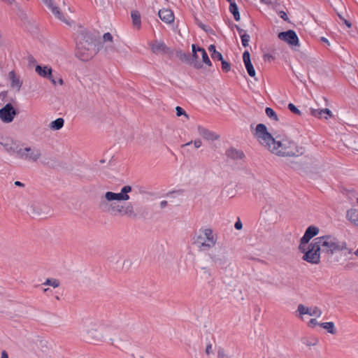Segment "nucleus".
<instances>
[{"label": "nucleus", "instance_id": "35", "mask_svg": "<svg viewBox=\"0 0 358 358\" xmlns=\"http://www.w3.org/2000/svg\"><path fill=\"white\" fill-rule=\"evenodd\" d=\"M265 113L269 118H271L276 122L279 121V118H278L277 114L271 108H269V107L266 108Z\"/></svg>", "mask_w": 358, "mask_h": 358}, {"label": "nucleus", "instance_id": "61", "mask_svg": "<svg viewBox=\"0 0 358 358\" xmlns=\"http://www.w3.org/2000/svg\"><path fill=\"white\" fill-rule=\"evenodd\" d=\"M355 255L358 257V249L355 251Z\"/></svg>", "mask_w": 358, "mask_h": 358}, {"label": "nucleus", "instance_id": "48", "mask_svg": "<svg viewBox=\"0 0 358 358\" xmlns=\"http://www.w3.org/2000/svg\"><path fill=\"white\" fill-rule=\"evenodd\" d=\"M27 59L29 65H34L36 64V60L31 55L28 57Z\"/></svg>", "mask_w": 358, "mask_h": 358}, {"label": "nucleus", "instance_id": "28", "mask_svg": "<svg viewBox=\"0 0 358 358\" xmlns=\"http://www.w3.org/2000/svg\"><path fill=\"white\" fill-rule=\"evenodd\" d=\"M81 37L83 38H86L87 44H83L82 43H80V44L78 45V48L79 49L83 48V49L89 50L90 48L93 45L92 38L90 37V36H89L87 34H86L85 36L83 34H81Z\"/></svg>", "mask_w": 358, "mask_h": 358}, {"label": "nucleus", "instance_id": "9", "mask_svg": "<svg viewBox=\"0 0 358 358\" xmlns=\"http://www.w3.org/2000/svg\"><path fill=\"white\" fill-rule=\"evenodd\" d=\"M322 164L319 161L315 159H312L310 157H305L303 161L299 162L294 163V166L293 168L299 169H305L311 172H320L322 169Z\"/></svg>", "mask_w": 358, "mask_h": 358}, {"label": "nucleus", "instance_id": "30", "mask_svg": "<svg viewBox=\"0 0 358 358\" xmlns=\"http://www.w3.org/2000/svg\"><path fill=\"white\" fill-rule=\"evenodd\" d=\"M322 314V310L317 306H311L308 308L307 315L315 317H321Z\"/></svg>", "mask_w": 358, "mask_h": 358}, {"label": "nucleus", "instance_id": "51", "mask_svg": "<svg viewBox=\"0 0 358 358\" xmlns=\"http://www.w3.org/2000/svg\"><path fill=\"white\" fill-rule=\"evenodd\" d=\"M208 51L212 54V53H214L215 52H217V50H215V46L214 45H210L209 47H208Z\"/></svg>", "mask_w": 358, "mask_h": 358}, {"label": "nucleus", "instance_id": "36", "mask_svg": "<svg viewBox=\"0 0 358 358\" xmlns=\"http://www.w3.org/2000/svg\"><path fill=\"white\" fill-rule=\"evenodd\" d=\"M59 281L57 279L55 278H48L43 285H49L54 288H56L59 286Z\"/></svg>", "mask_w": 358, "mask_h": 358}, {"label": "nucleus", "instance_id": "46", "mask_svg": "<svg viewBox=\"0 0 358 358\" xmlns=\"http://www.w3.org/2000/svg\"><path fill=\"white\" fill-rule=\"evenodd\" d=\"M318 324H320L317 322V321L316 320V319H315V318H312V319H310V321H309V322H308V326L309 327H311V328H313V327H315L316 325H318Z\"/></svg>", "mask_w": 358, "mask_h": 358}, {"label": "nucleus", "instance_id": "7", "mask_svg": "<svg viewBox=\"0 0 358 358\" xmlns=\"http://www.w3.org/2000/svg\"><path fill=\"white\" fill-rule=\"evenodd\" d=\"M17 157L27 162H37L42 157V151L35 146L20 147V150H17Z\"/></svg>", "mask_w": 358, "mask_h": 358}, {"label": "nucleus", "instance_id": "27", "mask_svg": "<svg viewBox=\"0 0 358 358\" xmlns=\"http://www.w3.org/2000/svg\"><path fill=\"white\" fill-rule=\"evenodd\" d=\"M133 25L136 27L138 29L141 27V14L137 10H133L131 13Z\"/></svg>", "mask_w": 358, "mask_h": 358}, {"label": "nucleus", "instance_id": "50", "mask_svg": "<svg viewBox=\"0 0 358 358\" xmlns=\"http://www.w3.org/2000/svg\"><path fill=\"white\" fill-rule=\"evenodd\" d=\"M206 353L207 355H210L211 353H213V349H212V345H208L206 348Z\"/></svg>", "mask_w": 358, "mask_h": 358}, {"label": "nucleus", "instance_id": "4", "mask_svg": "<svg viewBox=\"0 0 358 358\" xmlns=\"http://www.w3.org/2000/svg\"><path fill=\"white\" fill-rule=\"evenodd\" d=\"M208 257L213 265L221 268H226L231 264V257L229 249L224 245L214 247L209 250Z\"/></svg>", "mask_w": 358, "mask_h": 358}, {"label": "nucleus", "instance_id": "52", "mask_svg": "<svg viewBox=\"0 0 358 358\" xmlns=\"http://www.w3.org/2000/svg\"><path fill=\"white\" fill-rule=\"evenodd\" d=\"M167 204H168V203L166 201H162L159 203L160 208L161 209L164 208L165 207H166Z\"/></svg>", "mask_w": 358, "mask_h": 358}, {"label": "nucleus", "instance_id": "14", "mask_svg": "<svg viewBox=\"0 0 358 358\" xmlns=\"http://www.w3.org/2000/svg\"><path fill=\"white\" fill-rule=\"evenodd\" d=\"M41 1L46 6L48 7L49 9L51 10L52 14L55 16V17L58 18L59 20H61L66 24H69L68 20L65 18V17L63 15V14L60 11L59 8L56 6L54 4L53 0H41Z\"/></svg>", "mask_w": 358, "mask_h": 358}, {"label": "nucleus", "instance_id": "34", "mask_svg": "<svg viewBox=\"0 0 358 358\" xmlns=\"http://www.w3.org/2000/svg\"><path fill=\"white\" fill-rule=\"evenodd\" d=\"M308 307L306 306L305 305H303L302 303H300V304L298 305L296 312L299 313L298 317L301 320H303V315H307V313H308Z\"/></svg>", "mask_w": 358, "mask_h": 358}, {"label": "nucleus", "instance_id": "62", "mask_svg": "<svg viewBox=\"0 0 358 358\" xmlns=\"http://www.w3.org/2000/svg\"><path fill=\"white\" fill-rule=\"evenodd\" d=\"M227 1H229L230 3L231 2H234L233 0H227Z\"/></svg>", "mask_w": 358, "mask_h": 358}, {"label": "nucleus", "instance_id": "64", "mask_svg": "<svg viewBox=\"0 0 358 358\" xmlns=\"http://www.w3.org/2000/svg\"><path fill=\"white\" fill-rule=\"evenodd\" d=\"M357 227H358V225H357Z\"/></svg>", "mask_w": 358, "mask_h": 358}, {"label": "nucleus", "instance_id": "10", "mask_svg": "<svg viewBox=\"0 0 358 358\" xmlns=\"http://www.w3.org/2000/svg\"><path fill=\"white\" fill-rule=\"evenodd\" d=\"M27 213L32 217L45 215L48 213V207L41 202H29L26 207Z\"/></svg>", "mask_w": 358, "mask_h": 358}, {"label": "nucleus", "instance_id": "24", "mask_svg": "<svg viewBox=\"0 0 358 358\" xmlns=\"http://www.w3.org/2000/svg\"><path fill=\"white\" fill-rule=\"evenodd\" d=\"M118 41L116 40L113 43L103 45V52L106 55H111L117 51Z\"/></svg>", "mask_w": 358, "mask_h": 358}, {"label": "nucleus", "instance_id": "54", "mask_svg": "<svg viewBox=\"0 0 358 358\" xmlns=\"http://www.w3.org/2000/svg\"><path fill=\"white\" fill-rule=\"evenodd\" d=\"M323 112H324V113L327 114L329 116H331V115H332L331 114V111L329 109H328V108H324Z\"/></svg>", "mask_w": 358, "mask_h": 358}, {"label": "nucleus", "instance_id": "44", "mask_svg": "<svg viewBox=\"0 0 358 358\" xmlns=\"http://www.w3.org/2000/svg\"><path fill=\"white\" fill-rule=\"evenodd\" d=\"M288 108L294 114L301 115V111L293 104L289 103Z\"/></svg>", "mask_w": 358, "mask_h": 358}, {"label": "nucleus", "instance_id": "41", "mask_svg": "<svg viewBox=\"0 0 358 358\" xmlns=\"http://www.w3.org/2000/svg\"><path fill=\"white\" fill-rule=\"evenodd\" d=\"M192 143H194V145L196 148H199L202 145L201 141L199 138H197V139L194 140V141H190L189 143H185V145H182V146L189 145Z\"/></svg>", "mask_w": 358, "mask_h": 358}, {"label": "nucleus", "instance_id": "37", "mask_svg": "<svg viewBox=\"0 0 358 358\" xmlns=\"http://www.w3.org/2000/svg\"><path fill=\"white\" fill-rule=\"evenodd\" d=\"M115 41L113 40V37L110 33H105L103 36V45L113 43Z\"/></svg>", "mask_w": 358, "mask_h": 358}, {"label": "nucleus", "instance_id": "59", "mask_svg": "<svg viewBox=\"0 0 358 358\" xmlns=\"http://www.w3.org/2000/svg\"><path fill=\"white\" fill-rule=\"evenodd\" d=\"M322 41L327 43L328 45H329V43L327 38L323 37V38H322Z\"/></svg>", "mask_w": 358, "mask_h": 358}, {"label": "nucleus", "instance_id": "40", "mask_svg": "<svg viewBox=\"0 0 358 358\" xmlns=\"http://www.w3.org/2000/svg\"><path fill=\"white\" fill-rule=\"evenodd\" d=\"M176 115L177 116L180 117L181 115H183L187 120L189 119V115L185 113V111L180 106H177L176 108Z\"/></svg>", "mask_w": 358, "mask_h": 358}, {"label": "nucleus", "instance_id": "53", "mask_svg": "<svg viewBox=\"0 0 358 358\" xmlns=\"http://www.w3.org/2000/svg\"><path fill=\"white\" fill-rule=\"evenodd\" d=\"M236 28L241 36V34H245L244 30L243 29L240 28L238 25L236 26Z\"/></svg>", "mask_w": 358, "mask_h": 358}, {"label": "nucleus", "instance_id": "8", "mask_svg": "<svg viewBox=\"0 0 358 358\" xmlns=\"http://www.w3.org/2000/svg\"><path fill=\"white\" fill-rule=\"evenodd\" d=\"M192 50L193 53V59L192 61L191 62V64L193 65L194 67L196 69H201L202 67L201 63L198 62V59H199V52H200L201 55H202V61L204 64H206L208 66H210L212 65V63L209 59L206 50L203 48L198 47L194 44H192Z\"/></svg>", "mask_w": 358, "mask_h": 358}, {"label": "nucleus", "instance_id": "25", "mask_svg": "<svg viewBox=\"0 0 358 358\" xmlns=\"http://www.w3.org/2000/svg\"><path fill=\"white\" fill-rule=\"evenodd\" d=\"M347 219L351 222L353 224L358 225V210L356 209L351 208L347 211L346 214Z\"/></svg>", "mask_w": 358, "mask_h": 358}, {"label": "nucleus", "instance_id": "31", "mask_svg": "<svg viewBox=\"0 0 358 358\" xmlns=\"http://www.w3.org/2000/svg\"><path fill=\"white\" fill-rule=\"evenodd\" d=\"M320 326L326 329L331 334H335L336 332L334 323L332 322H323L320 324Z\"/></svg>", "mask_w": 358, "mask_h": 358}, {"label": "nucleus", "instance_id": "2", "mask_svg": "<svg viewBox=\"0 0 358 358\" xmlns=\"http://www.w3.org/2000/svg\"><path fill=\"white\" fill-rule=\"evenodd\" d=\"M132 188L130 185H124L118 193L106 192L100 198L99 208L104 212L117 216H125L129 218H136L137 214L134 205L130 203H122L130 199L129 193Z\"/></svg>", "mask_w": 358, "mask_h": 358}, {"label": "nucleus", "instance_id": "55", "mask_svg": "<svg viewBox=\"0 0 358 358\" xmlns=\"http://www.w3.org/2000/svg\"><path fill=\"white\" fill-rule=\"evenodd\" d=\"M1 358H8V353L6 351H3L1 352Z\"/></svg>", "mask_w": 358, "mask_h": 358}, {"label": "nucleus", "instance_id": "3", "mask_svg": "<svg viewBox=\"0 0 358 358\" xmlns=\"http://www.w3.org/2000/svg\"><path fill=\"white\" fill-rule=\"evenodd\" d=\"M217 240V234L211 228L205 227L194 233L193 243L199 251L207 252L215 246Z\"/></svg>", "mask_w": 358, "mask_h": 358}, {"label": "nucleus", "instance_id": "15", "mask_svg": "<svg viewBox=\"0 0 358 358\" xmlns=\"http://www.w3.org/2000/svg\"><path fill=\"white\" fill-rule=\"evenodd\" d=\"M10 87L16 92H20L23 83V80L20 75L16 74L14 71L8 73Z\"/></svg>", "mask_w": 358, "mask_h": 358}, {"label": "nucleus", "instance_id": "19", "mask_svg": "<svg viewBox=\"0 0 358 358\" xmlns=\"http://www.w3.org/2000/svg\"><path fill=\"white\" fill-rule=\"evenodd\" d=\"M0 144L2 145L8 152L15 153L16 155H17V150H20V147L13 140L2 138L1 141H0Z\"/></svg>", "mask_w": 358, "mask_h": 358}, {"label": "nucleus", "instance_id": "42", "mask_svg": "<svg viewBox=\"0 0 358 358\" xmlns=\"http://www.w3.org/2000/svg\"><path fill=\"white\" fill-rule=\"evenodd\" d=\"M217 358H233L231 355L227 353L224 350H219Z\"/></svg>", "mask_w": 358, "mask_h": 358}, {"label": "nucleus", "instance_id": "22", "mask_svg": "<svg viewBox=\"0 0 358 358\" xmlns=\"http://www.w3.org/2000/svg\"><path fill=\"white\" fill-rule=\"evenodd\" d=\"M243 59L249 76L251 77H255L256 74L255 70L253 67L252 64L251 63L250 55L248 51L246 50L243 52Z\"/></svg>", "mask_w": 358, "mask_h": 358}, {"label": "nucleus", "instance_id": "33", "mask_svg": "<svg viewBox=\"0 0 358 358\" xmlns=\"http://www.w3.org/2000/svg\"><path fill=\"white\" fill-rule=\"evenodd\" d=\"M229 10L231 13L233 14L235 20L238 21L240 20V14L238 12V9L237 7V5L235 2H231Z\"/></svg>", "mask_w": 358, "mask_h": 358}, {"label": "nucleus", "instance_id": "49", "mask_svg": "<svg viewBox=\"0 0 358 358\" xmlns=\"http://www.w3.org/2000/svg\"><path fill=\"white\" fill-rule=\"evenodd\" d=\"M279 15H280V17L283 19L285 21H288V17H287V13L284 11H280L279 13Z\"/></svg>", "mask_w": 358, "mask_h": 358}, {"label": "nucleus", "instance_id": "43", "mask_svg": "<svg viewBox=\"0 0 358 358\" xmlns=\"http://www.w3.org/2000/svg\"><path fill=\"white\" fill-rule=\"evenodd\" d=\"M221 62H222V69L224 71L228 72L229 71H230L231 66H230V64L229 62H227V61L224 60V59H222V61H221Z\"/></svg>", "mask_w": 358, "mask_h": 358}, {"label": "nucleus", "instance_id": "38", "mask_svg": "<svg viewBox=\"0 0 358 358\" xmlns=\"http://www.w3.org/2000/svg\"><path fill=\"white\" fill-rule=\"evenodd\" d=\"M241 38L242 45L244 47H247L248 45V43L250 41V36L247 34H241Z\"/></svg>", "mask_w": 358, "mask_h": 358}, {"label": "nucleus", "instance_id": "32", "mask_svg": "<svg viewBox=\"0 0 358 358\" xmlns=\"http://www.w3.org/2000/svg\"><path fill=\"white\" fill-rule=\"evenodd\" d=\"M201 278L208 282H210L213 280L211 272L207 268H201Z\"/></svg>", "mask_w": 358, "mask_h": 358}, {"label": "nucleus", "instance_id": "13", "mask_svg": "<svg viewBox=\"0 0 358 358\" xmlns=\"http://www.w3.org/2000/svg\"><path fill=\"white\" fill-rule=\"evenodd\" d=\"M279 39L285 41L289 45L294 46L299 45V38L293 30H288L287 31H282L278 34Z\"/></svg>", "mask_w": 358, "mask_h": 358}, {"label": "nucleus", "instance_id": "45", "mask_svg": "<svg viewBox=\"0 0 358 358\" xmlns=\"http://www.w3.org/2000/svg\"><path fill=\"white\" fill-rule=\"evenodd\" d=\"M211 57L213 59H217L219 61H222V59H223V57H222V54L217 51L214 53H212Z\"/></svg>", "mask_w": 358, "mask_h": 358}, {"label": "nucleus", "instance_id": "17", "mask_svg": "<svg viewBox=\"0 0 358 358\" xmlns=\"http://www.w3.org/2000/svg\"><path fill=\"white\" fill-rule=\"evenodd\" d=\"M197 131L199 135L206 141H215L220 138L218 134L201 125L197 126Z\"/></svg>", "mask_w": 358, "mask_h": 358}, {"label": "nucleus", "instance_id": "11", "mask_svg": "<svg viewBox=\"0 0 358 358\" xmlns=\"http://www.w3.org/2000/svg\"><path fill=\"white\" fill-rule=\"evenodd\" d=\"M86 338L93 342H99L102 340L103 336L97 329V324L90 322L86 324L84 329Z\"/></svg>", "mask_w": 358, "mask_h": 358}, {"label": "nucleus", "instance_id": "39", "mask_svg": "<svg viewBox=\"0 0 358 358\" xmlns=\"http://www.w3.org/2000/svg\"><path fill=\"white\" fill-rule=\"evenodd\" d=\"M324 109H314L310 108V113L312 115L317 117H321L324 114Z\"/></svg>", "mask_w": 358, "mask_h": 358}, {"label": "nucleus", "instance_id": "20", "mask_svg": "<svg viewBox=\"0 0 358 358\" xmlns=\"http://www.w3.org/2000/svg\"><path fill=\"white\" fill-rule=\"evenodd\" d=\"M152 52L155 54L166 53L169 49L163 41H154L150 43Z\"/></svg>", "mask_w": 358, "mask_h": 358}, {"label": "nucleus", "instance_id": "23", "mask_svg": "<svg viewBox=\"0 0 358 358\" xmlns=\"http://www.w3.org/2000/svg\"><path fill=\"white\" fill-rule=\"evenodd\" d=\"M227 155L232 159H241L244 157V153L241 150L231 148L227 151Z\"/></svg>", "mask_w": 358, "mask_h": 358}, {"label": "nucleus", "instance_id": "63", "mask_svg": "<svg viewBox=\"0 0 358 358\" xmlns=\"http://www.w3.org/2000/svg\"><path fill=\"white\" fill-rule=\"evenodd\" d=\"M48 290H49V289H48V288H47V289H44V292H48Z\"/></svg>", "mask_w": 358, "mask_h": 358}, {"label": "nucleus", "instance_id": "26", "mask_svg": "<svg viewBox=\"0 0 358 358\" xmlns=\"http://www.w3.org/2000/svg\"><path fill=\"white\" fill-rule=\"evenodd\" d=\"M64 124V120L62 117H59L54 121H52L49 124V129L52 131H57L61 129Z\"/></svg>", "mask_w": 358, "mask_h": 358}, {"label": "nucleus", "instance_id": "5", "mask_svg": "<svg viewBox=\"0 0 358 358\" xmlns=\"http://www.w3.org/2000/svg\"><path fill=\"white\" fill-rule=\"evenodd\" d=\"M299 250L303 253V261L312 264H320L322 252L315 238L310 243H300Z\"/></svg>", "mask_w": 358, "mask_h": 358}, {"label": "nucleus", "instance_id": "21", "mask_svg": "<svg viewBox=\"0 0 358 358\" xmlns=\"http://www.w3.org/2000/svg\"><path fill=\"white\" fill-rule=\"evenodd\" d=\"M159 18L166 24H171L174 20L173 13L167 8L161 9L158 12Z\"/></svg>", "mask_w": 358, "mask_h": 358}, {"label": "nucleus", "instance_id": "56", "mask_svg": "<svg viewBox=\"0 0 358 358\" xmlns=\"http://www.w3.org/2000/svg\"><path fill=\"white\" fill-rule=\"evenodd\" d=\"M15 185L18 186V187H24V185L20 181H15Z\"/></svg>", "mask_w": 358, "mask_h": 358}, {"label": "nucleus", "instance_id": "47", "mask_svg": "<svg viewBox=\"0 0 358 358\" xmlns=\"http://www.w3.org/2000/svg\"><path fill=\"white\" fill-rule=\"evenodd\" d=\"M234 227L237 230H241L243 228V224L240 220L236 222Z\"/></svg>", "mask_w": 358, "mask_h": 358}, {"label": "nucleus", "instance_id": "16", "mask_svg": "<svg viewBox=\"0 0 358 358\" xmlns=\"http://www.w3.org/2000/svg\"><path fill=\"white\" fill-rule=\"evenodd\" d=\"M35 71L38 76L48 78L54 85H56V80L52 78V69L50 67L48 66H41L40 65H36Z\"/></svg>", "mask_w": 358, "mask_h": 358}, {"label": "nucleus", "instance_id": "1", "mask_svg": "<svg viewBox=\"0 0 358 358\" xmlns=\"http://www.w3.org/2000/svg\"><path fill=\"white\" fill-rule=\"evenodd\" d=\"M254 136L262 146L278 157H287L299 155L298 146L293 140L280 136L273 137L268 131L266 125L262 123L257 125Z\"/></svg>", "mask_w": 358, "mask_h": 358}, {"label": "nucleus", "instance_id": "6", "mask_svg": "<svg viewBox=\"0 0 358 358\" xmlns=\"http://www.w3.org/2000/svg\"><path fill=\"white\" fill-rule=\"evenodd\" d=\"M320 245L322 253L332 255L338 251L343 249V245L336 237L331 235H326L315 238Z\"/></svg>", "mask_w": 358, "mask_h": 358}, {"label": "nucleus", "instance_id": "58", "mask_svg": "<svg viewBox=\"0 0 358 358\" xmlns=\"http://www.w3.org/2000/svg\"><path fill=\"white\" fill-rule=\"evenodd\" d=\"M58 83L60 85H62L64 84V81L63 80L59 78V80H58Z\"/></svg>", "mask_w": 358, "mask_h": 358}, {"label": "nucleus", "instance_id": "18", "mask_svg": "<svg viewBox=\"0 0 358 358\" xmlns=\"http://www.w3.org/2000/svg\"><path fill=\"white\" fill-rule=\"evenodd\" d=\"M320 229L315 226L308 227L300 240V243H308L312 238L319 234Z\"/></svg>", "mask_w": 358, "mask_h": 358}, {"label": "nucleus", "instance_id": "60", "mask_svg": "<svg viewBox=\"0 0 358 358\" xmlns=\"http://www.w3.org/2000/svg\"><path fill=\"white\" fill-rule=\"evenodd\" d=\"M200 27H201L203 30H205L206 31H207V29H206V26H205V25L201 24V25H200Z\"/></svg>", "mask_w": 358, "mask_h": 358}, {"label": "nucleus", "instance_id": "29", "mask_svg": "<svg viewBox=\"0 0 358 358\" xmlns=\"http://www.w3.org/2000/svg\"><path fill=\"white\" fill-rule=\"evenodd\" d=\"M320 64V61L315 57H309L306 59V65L308 72L311 69H317Z\"/></svg>", "mask_w": 358, "mask_h": 358}, {"label": "nucleus", "instance_id": "12", "mask_svg": "<svg viewBox=\"0 0 358 358\" xmlns=\"http://www.w3.org/2000/svg\"><path fill=\"white\" fill-rule=\"evenodd\" d=\"M16 114V110L11 103H7L0 109V119L4 123L11 122Z\"/></svg>", "mask_w": 358, "mask_h": 358}, {"label": "nucleus", "instance_id": "57", "mask_svg": "<svg viewBox=\"0 0 358 358\" xmlns=\"http://www.w3.org/2000/svg\"><path fill=\"white\" fill-rule=\"evenodd\" d=\"M344 20V22L345 24L348 27H351V23H350L348 20Z\"/></svg>", "mask_w": 358, "mask_h": 358}]
</instances>
